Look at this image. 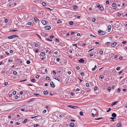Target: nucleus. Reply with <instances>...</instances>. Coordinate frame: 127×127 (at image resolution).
Returning a JSON list of instances; mask_svg holds the SVG:
<instances>
[{
	"label": "nucleus",
	"instance_id": "864d4df0",
	"mask_svg": "<svg viewBox=\"0 0 127 127\" xmlns=\"http://www.w3.org/2000/svg\"><path fill=\"white\" fill-rule=\"evenodd\" d=\"M46 112V110H44L43 112V113H45Z\"/></svg>",
	"mask_w": 127,
	"mask_h": 127
},
{
	"label": "nucleus",
	"instance_id": "13d9d810",
	"mask_svg": "<svg viewBox=\"0 0 127 127\" xmlns=\"http://www.w3.org/2000/svg\"><path fill=\"white\" fill-rule=\"evenodd\" d=\"M80 74L81 76H83L84 75V73L83 72H82Z\"/></svg>",
	"mask_w": 127,
	"mask_h": 127
},
{
	"label": "nucleus",
	"instance_id": "8fccbe9b",
	"mask_svg": "<svg viewBox=\"0 0 127 127\" xmlns=\"http://www.w3.org/2000/svg\"><path fill=\"white\" fill-rule=\"evenodd\" d=\"M94 90H97V87H95L94 88Z\"/></svg>",
	"mask_w": 127,
	"mask_h": 127
},
{
	"label": "nucleus",
	"instance_id": "79ce46f5",
	"mask_svg": "<svg viewBox=\"0 0 127 127\" xmlns=\"http://www.w3.org/2000/svg\"><path fill=\"white\" fill-rule=\"evenodd\" d=\"M121 13H118V17L120 16H121Z\"/></svg>",
	"mask_w": 127,
	"mask_h": 127
},
{
	"label": "nucleus",
	"instance_id": "1a4fd4ad",
	"mask_svg": "<svg viewBox=\"0 0 127 127\" xmlns=\"http://www.w3.org/2000/svg\"><path fill=\"white\" fill-rule=\"evenodd\" d=\"M117 44V43L116 42H115L111 44V46L112 47H114Z\"/></svg>",
	"mask_w": 127,
	"mask_h": 127
},
{
	"label": "nucleus",
	"instance_id": "2f4dec72",
	"mask_svg": "<svg viewBox=\"0 0 127 127\" xmlns=\"http://www.w3.org/2000/svg\"><path fill=\"white\" fill-rule=\"evenodd\" d=\"M111 43V42H107L105 44L106 45H108L110 44Z\"/></svg>",
	"mask_w": 127,
	"mask_h": 127
},
{
	"label": "nucleus",
	"instance_id": "58836bf2",
	"mask_svg": "<svg viewBox=\"0 0 127 127\" xmlns=\"http://www.w3.org/2000/svg\"><path fill=\"white\" fill-rule=\"evenodd\" d=\"M32 24V22H30L28 23V24L29 25H30Z\"/></svg>",
	"mask_w": 127,
	"mask_h": 127
},
{
	"label": "nucleus",
	"instance_id": "aec40b11",
	"mask_svg": "<svg viewBox=\"0 0 127 127\" xmlns=\"http://www.w3.org/2000/svg\"><path fill=\"white\" fill-rule=\"evenodd\" d=\"M35 99L34 98H32L30 100V101L28 102H30L34 100Z\"/></svg>",
	"mask_w": 127,
	"mask_h": 127
},
{
	"label": "nucleus",
	"instance_id": "5fc2aeb1",
	"mask_svg": "<svg viewBox=\"0 0 127 127\" xmlns=\"http://www.w3.org/2000/svg\"><path fill=\"white\" fill-rule=\"evenodd\" d=\"M8 84V83L7 82H6L4 83V85L5 86H6V85H7Z\"/></svg>",
	"mask_w": 127,
	"mask_h": 127
},
{
	"label": "nucleus",
	"instance_id": "7c9ffc66",
	"mask_svg": "<svg viewBox=\"0 0 127 127\" xmlns=\"http://www.w3.org/2000/svg\"><path fill=\"white\" fill-rule=\"evenodd\" d=\"M31 81L33 82H35V79H32L31 80Z\"/></svg>",
	"mask_w": 127,
	"mask_h": 127
},
{
	"label": "nucleus",
	"instance_id": "4d7b16f0",
	"mask_svg": "<svg viewBox=\"0 0 127 127\" xmlns=\"http://www.w3.org/2000/svg\"><path fill=\"white\" fill-rule=\"evenodd\" d=\"M38 126V124H35L34 125V127H37Z\"/></svg>",
	"mask_w": 127,
	"mask_h": 127
},
{
	"label": "nucleus",
	"instance_id": "412c9836",
	"mask_svg": "<svg viewBox=\"0 0 127 127\" xmlns=\"http://www.w3.org/2000/svg\"><path fill=\"white\" fill-rule=\"evenodd\" d=\"M33 94L34 95H35L37 97H39V96L40 95L38 94L34 93Z\"/></svg>",
	"mask_w": 127,
	"mask_h": 127
},
{
	"label": "nucleus",
	"instance_id": "ddd939ff",
	"mask_svg": "<svg viewBox=\"0 0 127 127\" xmlns=\"http://www.w3.org/2000/svg\"><path fill=\"white\" fill-rule=\"evenodd\" d=\"M41 23L44 25H45L46 24V22L44 20L42 21H41Z\"/></svg>",
	"mask_w": 127,
	"mask_h": 127
},
{
	"label": "nucleus",
	"instance_id": "37998d69",
	"mask_svg": "<svg viewBox=\"0 0 127 127\" xmlns=\"http://www.w3.org/2000/svg\"><path fill=\"white\" fill-rule=\"evenodd\" d=\"M17 30H11L10 31L11 32H14L16 31Z\"/></svg>",
	"mask_w": 127,
	"mask_h": 127
},
{
	"label": "nucleus",
	"instance_id": "680f3d73",
	"mask_svg": "<svg viewBox=\"0 0 127 127\" xmlns=\"http://www.w3.org/2000/svg\"><path fill=\"white\" fill-rule=\"evenodd\" d=\"M19 97L18 96L16 95L15 96V98L16 99H18Z\"/></svg>",
	"mask_w": 127,
	"mask_h": 127
},
{
	"label": "nucleus",
	"instance_id": "9b49d317",
	"mask_svg": "<svg viewBox=\"0 0 127 127\" xmlns=\"http://www.w3.org/2000/svg\"><path fill=\"white\" fill-rule=\"evenodd\" d=\"M77 15L76 14L74 15V14H72V18H77Z\"/></svg>",
	"mask_w": 127,
	"mask_h": 127
},
{
	"label": "nucleus",
	"instance_id": "49530a36",
	"mask_svg": "<svg viewBox=\"0 0 127 127\" xmlns=\"http://www.w3.org/2000/svg\"><path fill=\"white\" fill-rule=\"evenodd\" d=\"M4 21H5V23H6L7 22H8V20H7V19H5V20H4Z\"/></svg>",
	"mask_w": 127,
	"mask_h": 127
},
{
	"label": "nucleus",
	"instance_id": "bf43d9fd",
	"mask_svg": "<svg viewBox=\"0 0 127 127\" xmlns=\"http://www.w3.org/2000/svg\"><path fill=\"white\" fill-rule=\"evenodd\" d=\"M76 45H77L76 44H73V46H75L76 47H77Z\"/></svg>",
	"mask_w": 127,
	"mask_h": 127
},
{
	"label": "nucleus",
	"instance_id": "09e8293b",
	"mask_svg": "<svg viewBox=\"0 0 127 127\" xmlns=\"http://www.w3.org/2000/svg\"><path fill=\"white\" fill-rule=\"evenodd\" d=\"M95 18H93V19H92V21L94 22H95Z\"/></svg>",
	"mask_w": 127,
	"mask_h": 127
},
{
	"label": "nucleus",
	"instance_id": "0eeeda50",
	"mask_svg": "<svg viewBox=\"0 0 127 127\" xmlns=\"http://www.w3.org/2000/svg\"><path fill=\"white\" fill-rule=\"evenodd\" d=\"M79 62L81 63H84L85 61L82 59H81L79 60Z\"/></svg>",
	"mask_w": 127,
	"mask_h": 127
},
{
	"label": "nucleus",
	"instance_id": "338daca9",
	"mask_svg": "<svg viewBox=\"0 0 127 127\" xmlns=\"http://www.w3.org/2000/svg\"><path fill=\"white\" fill-rule=\"evenodd\" d=\"M80 34L79 33H78L77 34V35L78 36H79L80 35Z\"/></svg>",
	"mask_w": 127,
	"mask_h": 127
},
{
	"label": "nucleus",
	"instance_id": "2eb2a0df",
	"mask_svg": "<svg viewBox=\"0 0 127 127\" xmlns=\"http://www.w3.org/2000/svg\"><path fill=\"white\" fill-rule=\"evenodd\" d=\"M43 93L44 95H47L48 94V93L47 91H45L43 92Z\"/></svg>",
	"mask_w": 127,
	"mask_h": 127
},
{
	"label": "nucleus",
	"instance_id": "5701e85b",
	"mask_svg": "<svg viewBox=\"0 0 127 127\" xmlns=\"http://www.w3.org/2000/svg\"><path fill=\"white\" fill-rule=\"evenodd\" d=\"M73 9H76L77 8V7L76 5H74L73 7Z\"/></svg>",
	"mask_w": 127,
	"mask_h": 127
},
{
	"label": "nucleus",
	"instance_id": "473e14b6",
	"mask_svg": "<svg viewBox=\"0 0 127 127\" xmlns=\"http://www.w3.org/2000/svg\"><path fill=\"white\" fill-rule=\"evenodd\" d=\"M102 119V117H101V118H97V119H95V120H99L100 119Z\"/></svg>",
	"mask_w": 127,
	"mask_h": 127
},
{
	"label": "nucleus",
	"instance_id": "393cba45",
	"mask_svg": "<svg viewBox=\"0 0 127 127\" xmlns=\"http://www.w3.org/2000/svg\"><path fill=\"white\" fill-rule=\"evenodd\" d=\"M13 73L14 74L16 75L17 74V73L16 71H14L13 72Z\"/></svg>",
	"mask_w": 127,
	"mask_h": 127
},
{
	"label": "nucleus",
	"instance_id": "4be33fe9",
	"mask_svg": "<svg viewBox=\"0 0 127 127\" xmlns=\"http://www.w3.org/2000/svg\"><path fill=\"white\" fill-rule=\"evenodd\" d=\"M112 6L113 7H115L116 6V4L115 3H113L112 4Z\"/></svg>",
	"mask_w": 127,
	"mask_h": 127
},
{
	"label": "nucleus",
	"instance_id": "b1692460",
	"mask_svg": "<svg viewBox=\"0 0 127 127\" xmlns=\"http://www.w3.org/2000/svg\"><path fill=\"white\" fill-rule=\"evenodd\" d=\"M42 4L43 6H45L46 5V4L45 2H43L42 3Z\"/></svg>",
	"mask_w": 127,
	"mask_h": 127
},
{
	"label": "nucleus",
	"instance_id": "f3484780",
	"mask_svg": "<svg viewBox=\"0 0 127 127\" xmlns=\"http://www.w3.org/2000/svg\"><path fill=\"white\" fill-rule=\"evenodd\" d=\"M118 101H115L114 102H113L112 103V105L113 106L115 105L117 102Z\"/></svg>",
	"mask_w": 127,
	"mask_h": 127
},
{
	"label": "nucleus",
	"instance_id": "4468645a",
	"mask_svg": "<svg viewBox=\"0 0 127 127\" xmlns=\"http://www.w3.org/2000/svg\"><path fill=\"white\" fill-rule=\"evenodd\" d=\"M116 114L115 113H113L112 114V116L113 117H115L116 116Z\"/></svg>",
	"mask_w": 127,
	"mask_h": 127
},
{
	"label": "nucleus",
	"instance_id": "f8f14e48",
	"mask_svg": "<svg viewBox=\"0 0 127 127\" xmlns=\"http://www.w3.org/2000/svg\"><path fill=\"white\" fill-rule=\"evenodd\" d=\"M34 20L35 21L37 22H38L39 21V19L36 17H34Z\"/></svg>",
	"mask_w": 127,
	"mask_h": 127
},
{
	"label": "nucleus",
	"instance_id": "a211bd4d",
	"mask_svg": "<svg viewBox=\"0 0 127 127\" xmlns=\"http://www.w3.org/2000/svg\"><path fill=\"white\" fill-rule=\"evenodd\" d=\"M53 78L55 79L56 80H58V81H60V80H59L58 79V78L57 77H56L55 76H54L53 77Z\"/></svg>",
	"mask_w": 127,
	"mask_h": 127
},
{
	"label": "nucleus",
	"instance_id": "f257e3e1",
	"mask_svg": "<svg viewBox=\"0 0 127 127\" xmlns=\"http://www.w3.org/2000/svg\"><path fill=\"white\" fill-rule=\"evenodd\" d=\"M98 33L100 35H104L105 34V32L100 30H99L98 31Z\"/></svg>",
	"mask_w": 127,
	"mask_h": 127
},
{
	"label": "nucleus",
	"instance_id": "c03bdc74",
	"mask_svg": "<svg viewBox=\"0 0 127 127\" xmlns=\"http://www.w3.org/2000/svg\"><path fill=\"white\" fill-rule=\"evenodd\" d=\"M16 91H14L13 92V94L14 95H15L16 94Z\"/></svg>",
	"mask_w": 127,
	"mask_h": 127
},
{
	"label": "nucleus",
	"instance_id": "a18cd8bd",
	"mask_svg": "<svg viewBox=\"0 0 127 127\" xmlns=\"http://www.w3.org/2000/svg\"><path fill=\"white\" fill-rule=\"evenodd\" d=\"M111 89V88L110 87H109L107 89L108 90H109V91H110Z\"/></svg>",
	"mask_w": 127,
	"mask_h": 127
},
{
	"label": "nucleus",
	"instance_id": "cd10ccee",
	"mask_svg": "<svg viewBox=\"0 0 127 127\" xmlns=\"http://www.w3.org/2000/svg\"><path fill=\"white\" fill-rule=\"evenodd\" d=\"M120 67H119V66H118V67H117L116 68V69L117 70H119L120 69Z\"/></svg>",
	"mask_w": 127,
	"mask_h": 127
},
{
	"label": "nucleus",
	"instance_id": "dca6fc26",
	"mask_svg": "<svg viewBox=\"0 0 127 127\" xmlns=\"http://www.w3.org/2000/svg\"><path fill=\"white\" fill-rule=\"evenodd\" d=\"M97 66L96 65H95L94 68H92V71H94L95 70Z\"/></svg>",
	"mask_w": 127,
	"mask_h": 127
},
{
	"label": "nucleus",
	"instance_id": "ea45409f",
	"mask_svg": "<svg viewBox=\"0 0 127 127\" xmlns=\"http://www.w3.org/2000/svg\"><path fill=\"white\" fill-rule=\"evenodd\" d=\"M105 3L106 4H108L109 3V1H108L107 0L106 1Z\"/></svg>",
	"mask_w": 127,
	"mask_h": 127
},
{
	"label": "nucleus",
	"instance_id": "9d476101",
	"mask_svg": "<svg viewBox=\"0 0 127 127\" xmlns=\"http://www.w3.org/2000/svg\"><path fill=\"white\" fill-rule=\"evenodd\" d=\"M99 9L101 11H102L104 10V8L102 6H101L99 8Z\"/></svg>",
	"mask_w": 127,
	"mask_h": 127
},
{
	"label": "nucleus",
	"instance_id": "69168bd1",
	"mask_svg": "<svg viewBox=\"0 0 127 127\" xmlns=\"http://www.w3.org/2000/svg\"><path fill=\"white\" fill-rule=\"evenodd\" d=\"M93 56V54L92 53H91L90 54V57H92Z\"/></svg>",
	"mask_w": 127,
	"mask_h": 127
},
{
	"label": "nucleus",
	"instance_id": "a19ab883",
	"mask_svg": "<svg viewBox=\"0 0 127 127\" xmlns=\"http://www.w3.org/2000/svg\"><path fill=\"white\" fill-rule=\"evenodd\" d=\"M99 78L101 79H102L103 78V75H100L99 76Z\"/></svg>",
	"mask_w": 127,
	"mask_h": 127
},
{
	"label": "nucleus",
	"instance_id": "774afa93",
	"mask_svg": "<svg viewBox=\"0 0 127 127\" xmlns=\"http://www.w3.org/2000/svg\"><path fill=\"white\" fill-rule=\"evenodd\" d=\"M52 72H53V73L54 74H56V72L54 70H53V71Z\"/></svg>",
	"mask_w": 127,
	"mask_h": 127
},
{
	"label": "nucleus",
	"instance_id": "3c124183",
	"mask_svg": "<svg viewBox=\"0 0 127 127\" xmlns=\"http://www.w3.org/2000/svg\"><path fill=\"white\" fill-rule=\"evenodd\" d=\"M111 26L110 25H109L108 27V29H111Z\"/></svg>",
	"mask_w": 127,
	"mask_h": 127
},
{
	"label": "nucleus",
	"instance_id": "6e6552de",
	"mask_svg": "<svg viewBox=\"0 0 127 127\" xmlns=\"http://www.w3.org/2000/svg\"><path fill=\"white\" fill-rule=\"evenodd\" d=\"M79 107L76 106H74L72 105V109H76L77 108H79Z\"/></svg>",
	"mask_w": 127,
	"mask_h": 127
},
{
	"label": "nucleus",
	"instance_id": "f704fd0d",
	"mask_svg": "<svg viewBox=\"0 0 127 127\" xmlns=\"http://www.w3.org/2000/svg\"><path fill=\"white\" fill-rule=\"evenodd\" d=\"M27 119H25L23 121V122L24 123H26V122H27Z\"/></svg>",
	"mask_w": 127,
	"mask_h": 127
},
{
	"label": "nucleus",
	"instance_id": "0e129e2a",
	"mask_svg": "<svg viewBox=\"0 0 127 127\" xmlns=\"http://www.w3.org/2000/svg\"><path fill=\"white\" fill-rule=\"evenodd\" d=\"M38 49H36V50H35V52H38Z\"/></svg>",
	"mask_w": 127,
	"mask_h": 127
},
{
	"label": "nucleus",
	"instance_id": "f03ea898",
	"mask_svg": "<svg viewBox=\"0 0 127 127\" xmlns=\"http://www.w3.org/2000/svg\"><path fill=\"white\" fill-rule=\"evenodd\" d=\"M16 37H17L18 38V36L16 35H12L11 36H8V38L9 39H11L15 38Z\"/></svg>",
	"mask_w": 127,
	"mask_h": 127
},
{
	"label": "nucleus",
	"instance_id": "4c0bfd02",
	"mask_svg": "<svg viewBox=\"0 0 127 127\" xmlns=\"http://www.w3.org/2000/svg\"><path fill=\"white\" fill-rule=\"evenodd\" d=\"M127 42L126 41H124L122 42V43L123 44H126Z\"/></svg>",
	"mask_w": 127,
	"mask_h": 127
},
{
	"label": "nucleus",
	"instance_id": "6e6d98bb",
	"mask_svg": "<svg viewBox=\"0 0 127 127\" xmlns=\"http://www.w3.org/2000/svg\"><path fill=\"white\" fill-rule=\"evenodd\" d=\"M60 58H58L57 59V61L58 62H59L60 60Z\"/></svg>",
	"mask_w": 127,
	"mask_h": 127
},
{
	"label": "nucleus",
	"instance_id": "e433bc0d",
	"mask_svg": "<svg viewBox=\"0 0 127 127\" xmlns=\"http://www.w3.org/2000/svg\"><path fill=\"white\" fill-rule=\"evenodd\" d=\"M89 84L88 83H87L86 84V86L87 87H88L89 86Z\"/></svg>",
	"mask_w": 127,
	"mask_h": 127
},
{
	"label": "nucleus",
	"instance_id": "052dcab7",
	"mask_svg": "<svg viewBox=\"0 0 127 127\" xmlns=\"http://www.w3.org/2000/svg\"><path fill=\"white\" fill-rule=\"evenodd\" d=\"M39 76L38 75H37L35 76V77L36 78H38L39 77Z\"/></svg>",
	"mask_w": 127,
	"mask_h": 127
},
{
	"label": "nucleus",
	"instance_id": "423d86ee",
	"mask_svg": "<svg viewBox=\"0 0 127 127\" xmlns=\"http://www.w3.org/2000/svg\"><path fill=\"white\" fill-rule=\"evenodd\" d=\"M73 3H75L78 4L80 3L79 0H74L73 1Z\"/></svg>",
	"mask_w": 127,
	"mask_h": 127
},
{
	"label": "nucleus",
	"instance_id": "7ed1b4c3",
	"mask_svg": "<svg viewBox=\"0 0 127 127\" xmlns=\"http://www.w3.org/2000/svg\"><path fill=\"white\" fill-rule=\"evenodd\" d=\"M50 85L52 88H54L55 87V86L53 82L51 81L50 82Z\"/></svg>",
	"mask_w": 127,
	"mask_h": 127
},
{
	"label": "nucleus",
	"instance_id": "e2e57ef3",
	"mask_svg": "<svg viewBox=\"0 0 127 127\" xmlns=\"http://www.w3.org/2000/svg\"><path fill=\"white\" fill-rule=\"evenodd\" d=\"M111 110V108H109L108 109V110L107 111V112H109V111H110Z\"/></svg>",
	"mask_w": 127,
	"mask_h": 127
},
{
	"label": "nucleus",
	"instance_id": "6ab92c4d",
	"mask_svg": "<svg viewBox=\"0 0 127 127\" xmlns=\"http://www.w3.org/2000/svg\"><path fill=\"white\" fill-rule=\"evenodd\" d=\"M40 55L42 56H44L45 55V54L44 52H41L40 53Z\"/></svg>",
	"mask_w": 127,
	"mask_h": 127
},
{
	"label": "nucleus",
	"instance_id": "bb28decb",
	"mask_svg": "<svg viewBox=\"0 0 127 127\" xmlns=\"http://www.w3.org/2000/svg\"><path fill=\"white\" fill-rule=\"evenodd\" d=\"M50 79V78L48 76L46 77V79L47 80H49Z\"/></svg>",
	"mask_w": 127,
	"mask_h": 127
},
{
	"label": "nucleus",
	"instance_id": "72a5a7b5",
	"mask_svg": "<svg viewBox=\"0 0 127 127\" xmlns=\"http://www.w3.org/2000/svg\"><path fill=\"white\" fill-rule=\"evenodd\" d=\"M49 37L50 39H52L54 37V36L52 35H51Z\"/></svg>",
	"mask_w": 127,
	"mask_h": 127
},
{
	"label": "nucleus",
	"instance_id": "39448f33",
	"mask_svg": "<svg viewBox=\"0 0 127 127\" xmlns=\"http://www.w3.org/2000/svg\"><path fill=\"white\" fill-rule=\"evenodd\" d=\"M121 123L120 122H118L116 126L117 127H121Z\"/></svg>",
	"mask_w": 127,
	"mask_h": 127
},
{
	"label": "nucleus",
	"instance_id": "603ef678",
	"mask_svg": "<svg viewBox=\"0 0 127 127\" xmlns=\"http://www.w3.org/2000/svg\"><path fill=\"white\" fill-rule=\"evenodd\" d=\"M46 40L48 41H52V40L48 38H47L46 39Z\"/></svg>",
	"mask_w": 127,
	"mask_h": 127
},
{
	"label": "nucleus",
	"instance_id": "de8ad7c7",
	"mask_svg": "<svg viewBox=\"0 0 127 127\" xmlns=\"http://www.w3.org/2000/svg\"><path fill=\"white\" fill-rule=\"evenodd\" d=\"M76 68L77 69V70H79L80 69V67L79 66H77L76 67Z\"/></svg>",
	"mask_w": 127,
	"mask_h": 127
},
{
	"label": "nucleus",
	"instance_id": "c85d7f7f",
	"mask_svg": "<svg viewBox=\"0 0 127 127\" xmlns=\"http://www.w3.org/2000/svg\"><path fill=\"white\" fill-rule=\"evenodd\" d=\"M31 62H30V61H27V62H26V63L27 64H30V63Z\"/></svg>",
	"mask_w": 127,
	"mask_h": 127
},
{
	"label": "nucleus",
	"instance_id": "c756f323",
	"mask_svg": "<svg viewBox=\"0 0 127 127\" xmlns=\"http://www.w3.org/2000/svg\"><path fill=\"white\" fill-rule=\"evenodd\" d=\"M36 35H37L40 39H41V37L39 35L37 34H36Z\"/></svg>",
	"mask_w": 127,
	"mask_h": 127
},
{
	"label": "nucleus",
	"instance_id": "c9c22d12",
	"mask_svg": "<svg viewBox=\"0 0 127 127\" xmlns=\"http://www.w3.org/2000/svg\"><path fill=\"white\" fill-rule=\"evenodd\" d=\"M103 52L102 51H100L99 52V53L101 54H102L103 53Z\"/></svg>",
	"mask_w": 127,
	"mask_h": 127
},
{
	"label": "nucleus",
	"instance_id": "20e7f679",
	"mask_svg": "<svg viewBox=\"0 0 127 127\" xmlns=\"http://www.w3.org/2000/svg\"><path fill=\"white\" fill-rule=\"evenodd\" d=\"M44 28L45 30H49L50 29L51 27L49 26H45Z\"/></svg>",
	"mask_w": 127,
	"mask_h": 127
},
{
	"label": "nucleus",
	"instance_id": "a878e982",
	"mask_svg": "<svg viewBox=\"0 0 127 127\" xmlns=\"http://www.w3.org/2000/svg\"><path fill=\"white\" fill-rule=\"evenodd\" d=\"M80 114L81 116H82L83 115V112L82 111H80Z\"/></svg>",
	"mask_w": 127,
	"mask_h": 127
}]
</instances>
